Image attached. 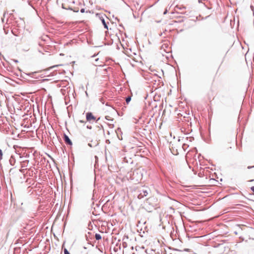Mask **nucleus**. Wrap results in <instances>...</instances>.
Wrapping results in <instances>:
<instances>
[{
	"label": "nucleus",
	"instance_id": "obj_1",
	"mask_svg": "<svg viewBox=\"0 0 254 254\" xmlns=\"http://www.w3.org/2000/svg\"><path fill=\"white\" fill-rule=\"evenodd\" d=\"M150 192V189L147 187H143L139 190V193L138 195L139 199H142L144 197L146 196L149 192Z\"/></svg>",
	"mask_w": 254,
	"mask_h": 254
},
{
	"label": "nucleus",
	"instance_id": "obj_2",
	"mask_svg": "<svg viewBox=\"0 0 254 254\" xmlns=\"http://www.w3.org/2000/svg\"><path fill=\"white\" fill-rule=\"evenodd\" d=\"M86 120L88 121H90L91 120H95L96 118L93 115L91 112H88L86 115Z\"/></svg>",
	"mask_w": 254,
	"mask_h": 254
},
{
	"label": "nucleus",
	"instance_id": "obj_3",
	"mask_svg": "<svg viewBox=\"0 0 254 254\" xmlns=\"http://www.w3.org/2000/svg\"><path fill=\"white\" fill-rule=\"evenodd\" d=\"M64 140L66 144L69 145H72V141H71L69 137L65 133L64 135Z\"/></svg>",
	"mask_w": 254,
	"mask_h": 254
},
{
	"label": "nucleus",
	"instance_id": "obj_4",
	"mask_svg": "<svg viewBox=\"0 0 254 254\" xmlns=\"http://www.w3.org/2000/svg\"><path fill=\"white\" fill-rule=\"evenodd\" d=\"M100 19L101 20V22H102L103 25H104V27L106 29H108V25L105 22L104 17L103 16H101L100 17Z\"/></svg>",
	"mask_w": 254,
	"mask_h": 254
},
{
	"label": "nucleus",
	"instance_id": "obj_5",
	"mask_svg": "<svg viewBox=\"0 0 254 254\" xmlns=\"http://www.w3.org/2000/svg\"><path fill=\"white\" fill-rule=\"evenodd\" d=\"M9 162L11 166L14 165L16 160L15 157L13 155L11 156L10 158H9Z\"/></svg>",
	"mask_w": 254,
	"mask_h": 254
},
{
	"label": "nucleus",
	"instance_id": "obj_6",
	"mask_svg": "<svg viewBox=\"0 0 254 254\" xmlns=\"http://www.w3.org/2000/svg\"><path fill=\"white\" fill-rule=\"evenodd\" d=\"M28 162H29V160L23 161L22 162L21 167H26L27 166V165L28 164Z\"/></svg>",
	"mask_w": 254,
	"mask_h": 254
},
{
	"label": "nucleus",
	"instance_id": "obj_7",
	"mask_svg": "<svg viewBox=\"0 0 254 254\" xmlns=\"http://www.w3.org/2000/svg\"><path fill=\"white\" fill-rule=\"evenodd\" d=\"M124 161L127 163H132V161L131 160V158H129V160H128L126 157H125L124 158Z\"/></svg>",
	"mask_w": 254,
	"mask_h": 254
},
{
	"label": "nucleus",
	"instance_id": "obj_8",
	"mask_svg": "<svg viewBox=\"0 0 254 254\" xmlns=\"http://www.w3.org/2000/svg\"><path fill=\"white\" fill-rule=\"evenodd\" d=\"M95 237L96 240H100L101 239L102 237L99 234L96 233L95 235Z\"/></svg>",
	"mask_w": 254,
	"mask_h": 254
},
{
	"label": "nucleus",
	"instance_id": "obj_9",
	"mask_svg": "<svg viewBox=\"0 0 254 254\" xmlns=\"http://www.w3.org/2000/svg\"><path fill=\"white\" fill-rule=\"evenodd\" d=\"M131 100V97L130 96H127L126 99V101L127 104H128Z\"/></svg>",
	"mask_w": 254,
	"mask_h": 254
},
{
	"label": "nucleus",
	"instance_id": "obj_10",
	"mask_svg": "<svg viewBox=\"0 0 254 254\" xmlns=\"http://www.w3.org/2000/svg\"><path fill=\"white\" fill-rule=\"evenodd\" d=\"M182 148L184 150H186V148L188 147V146L187 144H185V143H184L183 145H182Z\"/></svg>",
	"mask_w": 254,
	"mask_h": 254
},
{
	"label": "nucleus",
	"instance_id": "obj_11",
	"mask_svg": "<svg viewBox=\"0 0 254 254\" xmlns=\"http://www.w3.org/2000/svg\"><path fill=\"white\" fill-rule=\"evenodd\" d=\"M3 152L1 149H0V161L2 159Z\"/></svg>",
	"mask_w": 254,
	"mask_h": 254
},
{
	"label": "nucleus",
	"instance_id": "obj_12",
	"mask_svg": "<svg viewBox=\"0 0 254 254\" xmlns=\"http://www.w3.org/2000/svg\"><path fill=\"white\" fill-rule=\"evenodd\" d=\"M71 9L75 12H78L79 11V8L78 7H74Z\"/></svg>",
	"mask_w": 254,
	"mask_h": 254
},
{
	"label": "nucleus",
	"instance_id": "obj_13",
	"mask_svg": "<svg viewBox=\"0 0 254 254\" xmlns=\"http://www.w3.org/2000/svg\"><path fill=\"white\" fill-rule=\"evenodd\" d=\"M176 7L177 8H178V9H180V10H182V9H185V7H184V6L181 7V6H179L178 5H177Z\"/></svg>",
	"mask_w": 254,
	"mask_h": 254
},
{
	"label": "nucleus",
	"instance_id": "obj_14",
	"mask_svg": "<svg viewBox=\"0 0 254 254\" xmlns=\"http://www.w3.org/2000/svg\"><path fill=\"white\" fill-rule=\"evenodd\" d=\"M64 254H70L66 249H64Z\"/></svg>",
	"mask_w": 254,
	"mask_h": 254
},
{
	"label": "nucleus",
	"instance_id": "obj_15",
	"mask_svg": "<svg viewBox=\"0 0 254 254\" xmlns=\"http://www.w3.org/2000/svg\"><path fill=\"white\" fill-rule=\"evenodd\" d=\"M123 247L124 248H126L127 247V244L126 242L123 243Z\"/></svg>",
	"mask_w": 254,
	"mask_h": 254
},
{
	"label": "nucleus",
	"instance_id": "obj_16",
	"mask_svg": "<svg viewBox=\"0 0 254 254\" xmlns=\"http://www.w3.org/2000/svg\"><path fill=\"white\" fill-rule=\"evenodd\" d=\"M80 12H81V13H83V12H85V9H84V8H81V9H80Z\"/></svg>",
	"mask_w": 254,
	"mask_h": 254
},
{
	"label": "nucleus",
	"instance_id": "obj_17",
	"mask_svg": "<svg viewBox=\"0 0 254 254\" xmlns=\"http://www.w3.org/2000/svg\"><path fill=\"white\" fill-rule=\"evenodd\" d=\"M251 190H252V191H253V192H254V186H253L251 188Z\"/></svg>",
	"mask_w": 254,
	"mask_h": 254
},
{
	"label": "nucleus",
	"instance_id": "obj_18",
	"mask_svg": "<svg viewBox=\"0 0 254 254\" xmlns=\"http://www.w3.org/2000/svg\"><path fill=\"white\" fill-rule=\"evenodd\" d=\"M252 168H254V165L253 166H249L248 167V169H251Z\"/></svg>",
	"mask_w": 254,
	"mask_h": 254
},
{
	"label": "nucleus",
	"instance_id": "obj_19",
	"mask_svg": "<svg viewBox=\"0 0 254 254\" xmlns=\"http://www.w3.org/2000/svg\"><path fill=\"white\" fill-rule=\"evenodd\" d=\"M109 126H110V127H112H112H114V125H113V124H110V125H109Z\"/></svg>",
	"mask_w": 254,
	"mask_h": 254
},
{
	"label": "nucleus",
	"instance_id": "obj_20",
	"mask_svg": "<svg viewBox=\"0 0 254 254\" xmlns=\"http://www.w3.org/2000/svg\"><path fill=\"white\" fill-rule=\"evenodd\" d=\"M13 62H14L15 63H18V61L17 60H13Z\"/></svg>",
	"mask_w": 254,
	"mask_h": 254
},
{
	"label": "nucleus",
	"instance_id": "obj_21",
	"mask_svg": "<svg viewBox=\"0 0 254 254\" xmlns=\"http://www.w3.org/2000/svg\"><path fill=\"white\" fill-rule=\"evenodd\" d=\"M251 9L253 10V9H254V6H253V5H251Z\"/></svg>",
	"mask_w": 254,
	"mask_h": 254
},
{
	"label": "nucleus",
	"instance_id": "obj_22",
	"mask_svg": "<svg viewBox=\"0 0 254 254\" xmlns=\"http://www.w3.org/2000/svg\"><path fill=\"white\" fill-rule=\"evenodd\" d=\"M109 118H110L109 116H106V119L108 120H109Z\"/></svg>",
	"mask_w": 254,
	"mask_h": 254
},
{
	"label": "nucleus",
	"instance_id": "obj_23",
	"mask_svg": "<svg viewBox=\"0 0 254 254\" xmlns=\"http://www.w3.org/2000/svg\"><path fill=\"white\" fill-rule=\"evenodd\" d=\"M167 12V10H166L164 12V14H166Z\"/></svg>",
	"mask_w": 254,
	"mask_h": 254
},
{
	"label": "nucleus",
	"instance_id": "obj_24",
	"mask_svg": "<svg viewBox=\"0 0 254 254\" xmlns=\"http://www.w3.org/2000/svg\"><path fill=\"white\" fill-rule=\"evenodd\" d=\"M91 127H88L87 126V128H91Z\"/></svg>",
	"mask_w": 254,
	"mask_h": 254
},
{
	"label": "nucleus",
	"instance_id": "obj_25",
	"mask_svg": "<svg viewBox=\"0 0 254 254\" xmlns=\"http://www.w3.org/2000/svg\"><path fill=\"white\" fill-rule=\"evenodd\" d=\"M32 74H33V73H32ZM30 74H31V73H30L29 74H28V75H30Z\"/></svg>",
	"mask_w": 254,
	"mask_h": 254
},
{
	"label": "nucleus",
	"instance_id": "obj_26",
	"mask_svg": "<svg viewBox=\"0 0 254 254\" xmlns=\"http://www.w3.org/2000/svg\"><path fill=\"white\" fill-rule=\"evenodd\" d=\"M175 251H179L178 249H175Z\"/></svg>",
	"mask_w": 254,
	"mask_h": 254
},
{
	"label": "nucleus",
	"instance_id": "obj_27",
	"mask_svg": "<svg viewBox=\"0 0 254 254\" xmlns=\"http://www.w3.org/2000/svg\"><path fill=\"white\" fill-rule=\"evenodd\" d=\"M100 120V118H99L98 119V120H97V121H98V120Z\"/></svg>",
	"mask_w": 254,
	"mask_h": 254
}]
</instances>
